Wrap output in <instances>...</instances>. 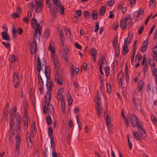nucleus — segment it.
Listing matches in <instances>:
<instances>
[{
	"instance_id": "a19ab883",
	"label": "nucleus",
	"mask_w": 157,
	"mask_h": 157,
	"mask_svg": "<svg viewBox=\"0 0 157 157\" xmlns=\"http://www.w3.org/2000/svg\"><path fill=\"white\" fill-rule=\"evenodd\" d=\"M38 78L39 82L38 85H43V82L42 78L40 75H38Z\"/></svg>"
},
{
	"instance_id": "72a5a7b5",
	"label": "nucleus",
	"mask_w": 157,
	"mask_h": 157,
	"mask_svg": "<svg viewBox=\"0 0 157 157\" xmlns=\"http://www.w3.org/2000/svg\"><path fill=\"white\" fill-rule=\"evenodd\" d=\"M65 31L67 38L68 40V41L71 40L70 33L68 29L67 28L65 29Z\"/></svg>"
},
{
	"instance_id": "09e8293b",
	"label": "nucleus",
	"mask_w": 157,
	"mask_h": 157,
	"mask_svg": "<svg viewBox=\"0 0 157 157\" xmlns=\"http://www.w3.org/2000/svg\"><path fill=\"white\" fill-rule=\"evenodd\" d=\"M62 155L60 154H58L55 152L54 151L52 152V157H61Z\"/></svg>"
},
{
	"instance_id": "13d9d810",
	"label": "nucleus",
	"mask_w": 157,
	"mask_h": 157,
	"mask_svg": "<svg viewBox=\"0 0 157 157\" xmlns=\"http://www.w3.org/2000/svg\"><path fill=\"white\" fill-rule=\"evenodd\" d=\"M90 14V13L89 12L86 11H85L83 13L84 17L87 19L89 18Z\"/></svg>"
},
{
	"instance_id": "864d4df0",
	"label": "nucleus",
	"mask_w": 157,
	"mask_h": 157,
	"mask_svg": "<svg viewBox=\"0 0 157 157\" xmlns=\"http://www.w3.org/2000/svg\"><path fill=\"white\" fill-rule=\"evenodd\" d=\"M46 121L47 124L49 125L51 124L52 121L51 118L50 116H48L46 118Z\"/></svg>"
},
{
	"instance_id": "f3484780",
	"label": "nucleus",
	"mask_w": 157,
	"mask_h": 157,
	"mask_svg": "<svg viewBox=\"0 0 157 157\" xmlns=\"http://www.w3.org/2000/svg\"><path fill=\"white\" fill-rule=\"evenodd\" d=\"M37 40H38V41H39V40H35V39H34V40L32 42L30 45V50L32 54H34L36 51L37 47L36 41Z\"/></svg>"
},
{
	"instance_id": "bb28decb",
	"label": "nucleus",
	"mask_w": 157,
	"mask_h": 157,
	"mask_svg": "<svg viewBox=\"0 0 157 157\" xmlns=\"http://www.w3.org/2000/svg\"><path fill=\"white\" fill-rule=\"evenodd\" d=\"M32 133L31 134V137H34L36 133V128L35 123L33 122L31 124Z\"/></svg>"
},
{
	"instance_id": "ea45409f",
	"label": "nucleus",
	"mask_w": 157,
	"mask_h": 157,
	"mask_svg": "<svg viewBox=\"0 0 157 157\" xmlns=\"http://www.w3.org/2000/svg\"><path fill=\"white\" fill-rule=\"evenodd\" d=\"M38 92L42 95L43 91V85H38Z\"/></svg>"
},
{
	"instance_id": "423d86ee",
	"label": "nucleus",
	"mask_w": 157,
	"mask_h": 157,
	"mask_svg": "<svg viewBox=\"0 0 157 157\" xmlns=\"http://www.w3.org/2000/svg\"><path fill=\"white\" fill-rule=\"evenodd\" d=\"M98 64L99 65L100 71L101 74H103L102 69L105 67V75L107 76L109 75V67H106L107 62L104 56H103L100 59H98Z\"/></svg>"
},
{
	"instance_id": "58836bf2",
	"label": "nucleus",
	"mask_w": 157,
	"mask_h": 157,
	"mask_svg": "<svg viewBox=\"0 0 157 157\" xmlns=\"http://www.w3.org/2000/svg\"><path fill=\"white\" fill-rule=\"evenodd\" d=\"M9 61L11 62H14L16 60V58L14 55H11L9 56Z\"/></svg>"
},
{
	"instance_id": "cd10ccee",
	"label": "nucleus",
	"mask_w": 157,
	"mask_h": 157,
	"mask_svg": "<svg viewBox=\"0 0 157 157\" xmlns=\"http://www.w3.org/2000/svg\"><path fill=\"white\" fill-rule=\"evenodd\" d=\"M148 42V39H146L144 41L141 47V50L142 52H144L147 49V46Z\"/></svg>"
},
{
	"instance_id": "412c9836",
	"label": "nucleus",
	"mask_w": 157,
	"mask_h": 157,
	"mask_svg": "<svg viewBox=\"0 0 157 157\" xmlns=\"http://www.w3.org/2000/svg\"><path fill=\"white\" fill-rule=\"evenodd\" d=\"M48 50L50 52V54L55 53V43L53 41H51L48 48Z\"/></svg>"
},
{
	"instance_id": "b1692460",
	"label": "nucleus",
	"mask_w": 157,
	"mask_h": 157,
	"mask_svg": "<svg viewBox=\"0 0 157 157\" xmlns=\"http://www.w3.org/2000/svg\"><path fill=\"white\" fill-rule=\"evenodd\" d=\"M70 68L71 72V76H73L74 75L77 74L79 72V69L77 67H75V68L72 65L70 66Z\"/></svg>"
},
{
	"instance_id": "f8f14e48",
	"label": "nucleus",
	"mask_w": 157,
	"mask_h": 157,
	"mask_svg": "<svg viewBox=\"0 0 157 157\" xmlns=\"http://www.w3.org/2000/svg\"><path fill=\"white\" fill-rule=\"evenodd\" d=\"M16 140L15 156V157H18L20 151V145L21 142L20 137L18 135L16 136Z\"/></svg>"
},
{
	"instance_id": "a878e982",
	"label": "nucleus",
	"mask_w": 157,
	"mask_h": 157,
	"mask_svg": "<svg viewBox=\"0 0 157 157\" xmlns=\"http://www.w3.org/2000/svg\"><path fill=\"white\" fill-rule=\"evenodd\" d=\"M91 55L93 58V59L94 62H95L96 60V58L97 56V51L94 48H92L90 51Z\"/></svg>"
},
{
	"instance_id": "a18cd8bd",
	"label": "nucleus",
	"mask_w": 157,
	"mask_h": 157,
	"mask_svg": "<svg viewBox=\"0 0 157 157\" xmlns=\"http://www.w3.org/2000/svg\"><path fill=\"white\" fill-rule=\"evenodd\" d=\"M156 0H151L150 2L149 6L151 8H153L155 7Z\"/></svg>"
},
{
	"instance_id": "c9c22d12",
	"label": "nucleus",
	"mask_w": 157,
	"mask_h": 157,
	"mask_svg": "<svg viewBox=\"0 0 157 157\" xmlns=\"http://www.w3.org/2000/svg\"><path fill=\"white\" fill-rule=\"evenodd\" d=\"M133 102L134 104V106L136 105H139L141 104V101L140 99H133Z\"/></svg>"
},
{
	"instance_id": "79ce46f5",
	"label": "nucleus",
	"mask_w": 157,
	"mask_h": 157,
	"mask_svg": "<svg viewBox=\"0 0 157 157\" xmlns=\"http://www.w3.org/2000/svg\"><path fill=\"white\" fill-rule=\"evenodd\" d=\"M107 125L109 132L110 133H111L113 130V127L112 125L110 124Z\"/></svg>"
},
{
	"instance_id": "052dcab7",
	"label": "nucleus",
	"mask_w": 157,
	"mask_h": 157,
	"mask_svg": "<svg viewBox=\"0 0 157 157\" xmlns=\"http://www.w3.org/2000/svg\"><path fill=\"white\" fill-rule=\"evenodd\" d=\"M152 13L146 19V21H145L144 23L146 25L148 24V22L150 20V19L151 17V16H152Z\"/></svg>"
},
{
	"instance_id": "1a4fd4ad",
	"label": "nucleus",
	"mask_w": 157,
	"mask_h": 157,
	"mask_svg": "<svg viewBox=\"0 0 157 157\" xmlns=\"http://www.w3.org/2000/svg\"><path fill=\"white\" fill-rule=\"evenodd\" d=\"M131 18L130 15L127 14L125 17H123L121 20L120 27L123 29H126L127 25L130 22Z\"/></svg>"
},
{
	"instance_id": "f03ea898",
	"label": "nucleus",
	"mask_w": 157,
	"mask_h": 157,
	"mask_svg": "<svg viewBox=\"0 0 157 157\" xmlns=\"http://www.w3.org/2000/svg\"><path fill=\"white\" fill-rule=\"evenodd\" d=\"M36 66L37 70L39 73H40L42 68H44L45 70V74L47 78V80L46 82V86L47 89V91L50 92L52 88L53 87L54 85L52 84V82L50 79H48L47 75L48 74V72L46 71V64L45 60L42 59L40 60L39 58L38 57L36 60Z\"/></svg>"
},
{
	"instance_id": "8fccbe9b",
	"label": "nucleus",
	"mask_w": 157,
	"mask_h": 157,
	"mask_svg": "<svg viewBox=\"0 0 157 157\" xmlns=\"http://www.w3.org/2000/svg\"><path fill=\"white\" fill-rule=\"evenodd\" d=\"M28 7L29 8L30 10L33 11L34 7V5L33 2H31L28 5Z\"/></svg>"
},
{
	"instance_id": "680f3d73",
	"label": "nucleus",
	"mask_w": 157,
	"mask_h": 157,
	"mask_svg": "<svg viewBox=\"0 0 157 157\" xmlns=\"http://www.w3.org/2000/svg\"><path fill=\"white\" fill-rule=\"evenodd\" d=\"M60 38L61 39V43L63 45V41L64 40V34H60Z\"/></svg>"
},
{
	"instance_id": "0eeeda50",
	"label": "nucleus",
	"mask_w": 157,
	"mask_h": 157,
	"mask_svg": "<svg viewBox=\"0 0 157 157\" xmlns=\"http://www.w3.org/2000/svg\"><path fill=\"white\" fill-rule=\"evenodd\" d=\"M23 107L24 110V114L23 118L24 123V128L25 130L27 129L28 127L29 117L27 113V110L28 108V104L26 101L23 103Z\"/></svg>"
},
{
	"instance_id": "39448f33",
	"label": "nucleus",
	"mask_w": 157,
	"mask_h": 157,
	"mask_svg": "<svg viewBox=\"0 0 157 157\" xmlns=\"http://www.w3.org/2000/svg\"><path fill=\"white\" fill-rule=\"evenodd\" d=\"M54 3V7L52 12L51 13L54 17H56L59 12L62 15L64 13V8L63 6L60 5L58 0H53Z\"/></svg>"
},
{
	"instance_id": "473e14b6",
	"label": "nucleus",
	"mask_w": 157,
	"mask_h": 157,
	"mask_svg": "<svg viewBox=\"0 0 157 157\" xmlns=\"http://www.w3.org/2000/svg\"><path fill=\"white\" fill-rule=\"evenodd\" d=\"M121 114L124 120V122L126 125L127 126H128L129 125V122L128 119L125 117L124 113L123 110L121 111Z\"/></svg>"
},
{
	"instance_id": "69168bd1",
	"label": "nucleus",
	"mask_w": 157,
	"mask_h": 157,
	"mask_svg": "<svg viewBox=\"0 0 157 157\" xmlns=\"http://www.w3.org/2000/svg\"><path fill=\"white\" fill-rule=\"evenodd\" d=\"M12 16L13 17L16 18H18L19 17V14L16 12L15 13H13L12 15Z\"/></svg>"
},
{
	"instance_id": "4d7b16f0",
	"label": "nucleus",
	"mask_w": 157,
	"mask_h": 157,
	"mask_svg": "<svg viewBox=\"0 0 157 157\" xmlns=\"http://www.w3.org/2000/svg\"><path fill=\"white\" fill-rule=\"evenodd\" d=\"M48 133L49 136H51L52 133V127H50L48 128Z\"/></svg>"
},
{
	"instance_id": "6e6d98bb",
	"label": "nucleus",
	"mask_w": 157,
	"mask_h": 157,
	"mask_svg": "<svg viewBox=\"0 0 157 157\" xmlns=\"http://www.w3.org/2000/svg\"><path fill=\"white\" fill-rule=\"evenodd\" d=\"M75 46L76 48L78 49H80L82 48V47L81 45L77 42H75Z\"/></svg>"
},
{
	"instance_id": "f704fd0d",
	"label": "nucleus",
	"mask_w": 157,
	"mask_h": 157,
	"mask_svg": "<svg viewBox=\"0 0 157 157\" xmlns=\"http://www.w3.org/2000/svg\"><path fill=\"white\" fill-rule=\"evenodd\" d=\"M144 86L143 82L142 80H140L138 83V87L139 88L138 91L141 90Z\"/></svg>"
},
{
	"instance_id": "5701e85b",
	"label": "nucleus",
	"mask_w": 157,
	"mask_h": 157,
	"mask_svg": "<svg viewBox=\"0 0 157 157\" xmlns=\"http://www.w3.org/2000/svg\"><path fill=\"white\" fill-rule=\"evenodd\" d=\"M127 39H124V45L123 46L122 48L123 54L124 55L126 54L128 51V44H127Z\"/></svg>"
},
{
	"instance_id": "37998d69",
	"label": "nucleus",
	"mask_w": 157,
	"mask_h": 157,
	"mask_svg": "<svg viewBox=\"0 0 157 157\" xmlns=\"http://www.w3.org/2000/svg\"><path fill=\"white\" fill-rule=\"evenodd\" d=\"M147 58L146 55H144L143 56V60L142 64L143 66L147 65V60L145 61Z\"/></svg>"
},
{
	"instance_id": "f257e3e1",
	"label": "nucleus",
	"mask_w": 157,
	"mask_h": 157,
	"mask_svg": "<svg viewBox=\"0 0 157 157\" xmlns=\"http://www.w3.org/2000/svg\"><path fill=\"white\" fill-rule=\"evenodd\" d=\"M6 111L5 112V117L7 120L10 119V127L11 129L14 127L15 129L17 130V132L19 133L20 130L21 119L20 115L18 113H15V116L14 113L16 112V110L15 108L12 109L11 113L8 116V110L7 106L6 107Z\"/></svg>"
},
{
	"instance_id": "3c124183",
	"label": "nucleus",
	"mask_w": 157,
	"mask_h": 157,
	"mask_svg": "<svg viewBox=\"0 0 157 157\" xmlns=\"http://www.w3.org/2000/svg\"><path fill=\"white\" fill-rule=\"evenodd\" d=\"M106 87L107 88L108 93L109 94H110L111 91V89L110 84L107 83L106 84Z\"/></svg>"
},
{
	"instance_id": "6e6552de",
	"label": "nucleus",
	"mask_w": 157,
	"mask_h": 157,
	"mask_svg": "<svg viewBox=\"0 0 157 157\" xmlns=\"http://www.w3.org/2000/svg\"><path fill=\"white\" fill-rule=\"evenodd\" d=\"M31 24L32 27L35 30L34 34L35 40H39V35L40 34V30L39 29V25L37 24V21L35 18H33L31 20Z\"/></svg>"
},
{
	"instance_id": "de8ad7c7",
	"label": "nucleus",
	"mask_w": 157,
	"mask_h": 157,
	"mask_svg": "<svg viewBox=\"0 0 157 157\" xmlns=\"http://www.w3.org/2000/svg\"><path fill=\"white\" fill-rule=\"evenodd\" d=\"M133 37L132 36H130L129 34H128V36L127 38H125L124 39H127V44L130 43L131 40H132Z\"/></svg>"
},
{
	"instance_id": "5fc2aeb1",
	"label": "nucleus",
	"mask_w": 157,
	"mask_h": 157,
	"mask_svg": "<svg viewBox=\"0 0 157 157\" xmlns=\"http://www.w3.org/2000/svg\"><path fill=\"white\" fill-rule=\"evenodd\" d=\"M44 35L45 38H48L49 36L50 33L48 30H46L44 32Z\"/></svg>"
},
{
	"instance_id": "603ef678",
	"label": "nucleus",
	"mask_w": 157,
	"mask_h": 157,
	"mask_svg": "<svg viewBox=\"0 0 157 157\" xmlns=\"http://www.w3.org/2000/svg\"><path fill=\"white\" fill-rule=\"evenodd\" d=\"M151 121L153 122V123L155 125L157 126V118L155 117L151 116Z\"/></svg>"
},
{
	"instance_id": "4be33fe9",
	"label": "nucleus",
	"mask_w": 157,
	"mask_h": 157,
	"mask_svg": "<svg viewBox=\"0 0 157 157\" xmlns=\"http://www.w3.org/2000/svg\"><path fill=\"white\" fill-rule=\"evenodd\" d=\"M64 91V90L63 88H59L57 93V99L59 101L60 100L64 99L62 93Z\"/></svg>"
},
{
	"instance_id": "bf43d9fd",
	"label": "nucleus",
	"mask_w": 157,
	"mask_h": 157,
	"mask_svg": "<svg viewBox=\"0 0 157 157\" xmlns=\"http://www.w3.org/2000/svg\"><path fill=\"white\" fill-rule=\"evenodd\" d=\"M46 3V7L49 9V11H50V10H52V5L49 3V2Z\"/></svg>"
},
{
	"instance_id": "e433bc0d",
	"label": "nucleus",
	"mask_w": 157,
	"mask_h": 157,
	"mask_svg": "<svg viewBox=\"0 0 157 157\" xmlns=\"http://www.w3.org/2000/svg\"><path fill=\"white\" fill-rule=\"evenodd\" d=\"M106 10V7L104 6L101 7L100 11V16H102L105 13Z\"/></svg>"
},
{
	"instance_id": "e2e57ef3",
	"label": "nucleus",
	"mask_w": 157,
	"mask_h": 157,
	"mask_svg": "<svg viewBox=\"0 0 157 157\" xmlns=\"http://www.w3.org/2000/svg\"><path fill=\"white\" fill-rule=\"evenodd\" d=\"M99 25L98 23H97L96 24L95 27L94 29V31L96 32L99 29Z\"/></svg>"
},
{
	"instance_id": "6ab92c4d",
	"label": "nucleus",
	"mask_w": 157,
	"mask_h": 157,
	"mask_svg": "<svg viewBox=\"0 0 157 157\" xmlns=\"http://www.w3.org/2000/svg\"><path fill=\"white\" fill-rule=\"evenodd\" d=\"M124 74L121 71L120 72L118 77V85L120 88H121L122 86V80L124 78Z\"/></svg>"
},
{
	"instance_id": "aec40b11",
	"label": "nucleus",
	"mask_w": 157,
	"mask_h": 157,
	"mask_svg": "<svg viewBox=\"0 0 157 157\" xmlns=\"http://www.w3.org/2000/svg\"><path fill=\"white\" fill-rule=\"evenodd\" d=\"M55 79L56 82L58 84L60 85L63 84V80L58 74L56 73L55 74Z\"/></svg>"
},
{
	"instance_id": "c03bdc74",
	"label": "nucleus",
	"mask_w": 157,
	"mask_h": 157,
	"mask_svg": "<svg viewBox=\"0 0 157 157\" xmlns=\"http://www.w3.org/2000/svg\"><path fill=\"white\" fill-rule=\"evenodd\" d=\"M82 13V12L81 10H78L75 12L74 14L75 16L76 17H78L81 15Z\"/></svg>"
},
{
	"instance_id": "774afa93",
	"label": "nucleus",
	"mask_w": 157,
	"mask_h": 157,
	"mask_svg": "<svg viewBox=\"0 0 157 157\" xmlns=\"http://www.w3.org/2000/svg\"><path fill=\"white\" fill-rule=\"evenodd\" d=\"M2 44L6 48H8L10 46V44L9 43L2 42Z\"/></svg>"
},
{
	"instance_id": "dca6fc26",
	"label": "nucleus",
	"mask_w": 157,
	"mask_h": 157,
	"mask_svg": "<svg viewBox=\"0 0 157 157\" xmlns=\"http://www.w3.org/2000/svg\"><path fill=\"white\" fill-rule=\"evenodd\" d=\"M31 136H30L28 132H27L25 134L27 144L29 150L31 149L33 144V142L31 139Z\"/></svg>"
},
{
	"instance_id": "4468645a",
	"label": "nucleus",
	"mask_w": 157,
	"mask_h": 157,
	"mask_svg": "<svg viewBox=\"0 0 157 157\" xmlns=\"http://www.w3.org/2000/svg\"><path fill=\"white\" fill-rule=\"evenodd\" d=\"M35 3L36 4L35 10L37 13H40L41 11L43 6V2L42 0H35Z\"/></svg>"
},
{
	"instance_id": "338daca9",
	"label": "nucleus",
	"mask_w": 157,
	"mask_h": 157,
	"mask_svg": "<svg viewBox=\"0 0 157 157\" xmlns=\"http://www.w3.org/2000/svg\"><path fill=\"white\" fill-rule=\"evenodd\" d=\"M2 29L3 31L2 32L6 33L8 31V29L7 28L6 25H4L2 27Z\"/></svg>"
},
{
	"instance_id": "20e7f679",
	"label": "nucleus",
	"mask_w": 157,
	"mask_h": 157,
	"mask_svg": "<svg viewBox=\"0 0 157 157\" xmlns=\"http://www.w3.org/2000/svg\"><path fill=\"white\" fill-rule=\"evenodd\" d=\"M130 121L134 126L137 127L140 135L144 139L146 137L145 132L142 125L139 123V121L136 116L132 114Z\"/></svg>"
},
{
	"instance_id": "4c0bfd02",
	"label": "nucleus",
	"mask_w": 157,
	"mask_h": 157,
	"mask_svg": "<svg viewBox=\"0 0 157 157\" xmlns=\"http://www.w3.org/2000/svg\"><path fill=\"white\" fill-rule=\"evenodd\" d=\"M133 136L134 138L137 140H140V138L138 132L137 131H133Z\"/></svg>"
},
{
	"instance_id": "c85d7f7f",
	"label": "nucleus",
	"mask_w": 157,
	"mask_h": 157,
	"mask_svg": "<svg viewBox=\"0 0 157 157\" xmlns=\"http://www.w3.org/2000/svg\"><path fill=\"white\" fill-rule=\"evenodd\" d=\"M60 106L62 112L63 114L66 113L65 105L64 99L60 100Z\"/></svg>"
},
{
	"instance_id": "9d476101",
	"label": "nucleus",
	"mask_w": 157,
	"mask_h": 157,
	"mask_svg": "<svg viewBox=\"0 0 157 157\" xmlns=\"http://www.w3.org/2000/svg\"><path fill=\"white\" fill-rule=\"evenodd\" d=\"M97 101L96 103V109L97 112V113L98 117V118L100 117L101 116L102 114V109L101 107V97L98 94V92Z\"/></svg>"
},
{
	"instance_id": "9b49d317",
	"label": "nucleus",
	"mask_w": 157,
	"mask_h": 157,
	"mask_svg": "<svg viewBox=\"0 0 157 157\" xmlns=\"http://www.w3.org/2000/svg\"><path fill=\"white\" fill-rule=\"evenodd\" d=\"M63 50H61L59 52V54L61 58L64 61H67V54L69 52V50L68 47L63 45Z\"/></svg>"
},
{
	"instance_id": "0e129e2a",
	"label": "nucleus",
	"mask_w": 157,
	"mask_h": 157,
	"mask_svg": "<svg viewBox=\"0 0 157 157\" xmlns=\"http://www.w3.org/2000/svg\"><path fill=\"white\" fill-rule=\"evenodd\" d=\"M92 18L94 20H96L98 18V16L97 13H93L92 15Z\"/></svg>"
},
{
	"instance_id": "ddd939ff",
	"label": "nucleus",
	"mask_w": 157,
	"mask_h": 157,
	"mask_svg": "<svg viewBox=\"0 0 157 157\" xmlns=\"http://www.w3.org/2000/svg\"><path fill=\"white\" fill-rule=\"evenodd\" d=\"M117 38L115 37L113 40L112 44L115 52V55L117 57L119 56L120 53L119 46L117 44Z\"/></svg>"
},
{
	"instance_id": "393cba45",
	"label": "nucleus",
	"mask_w": 157,
	"mask_h": 157,
	"mask_svg": "<svg viewBox=\"0 0 157 157\" xmlns=\"http://www.w3.org/2000/svg\"><path fill=\"white\" fill-rule=\"evenodd\" d=\"M150 63L151 65V69L152 72L155 75L157 76V70H156L155 66V62L153 60H151L150 61Z\"/></svg>"
},
{
	"instance_id": "7c9ffc66",
	"label": "nucleus",
	"mask_w": 157,
	"mask_h": 157,
	"mask_svg": "<svg viewBox=\"0 0 157 157\" xmlns=\"http://www.w3.org/2000/svg\"><path fill=\"white\" fill-rule=\"evenodd\" d=\"M104 116L105 117V120L106 122L107 125L110 124H111V119L110 118L108 115L107 111H105L104 113Z\"/></svg>"
},
{
	"instance_id": "2f4dec72",
	"label": "nucleus",
	"mask_w": 157,
	"mask_h": 157,
	"mask_svg": "<svg viewBox=\"0 0 157 157\" xmlns=\"http://www.w3.org/2000/svg\"><path fill=\"white\" fill-rule=\"evenodd\" d=\"M2 38L3 39L6 40L7 41H9L10 38L8 35L7 32L4 33L2 32L1 33Z\"/></svg>"
},
{
	"instance_id": "49530a36",
	"label": "nucleus",
	"mask_w": 157,
	"mask_h": 157,
	"mask_svg": "<svg viewBox=\"0 0 157 157\" xmlns=\"http://www.w3.org/2000/svg\"><path fill=\"white\" fill-rule=\"evenodd\" d=\"M76 119V120L77 123L78 124V126L79 129H80L82 127V124L81 123L79 122L78 118V115H77L75 117Z\"/></svg>"
},
{
	"instance_id": "a211bd4d",
	"label": "nucleus",
	"mask_w": 157,
	"mask_h": 157,
	"mask_svg": "<svg viewBox=\"0 0 157 157\" xmlns=\"http://www.w3.org/2000/svg\"><path fill=\"white\" fill-rule=\"evenodd\" d=\"M13 85L15 87H17L19 86V80L18 74L17 73H14L13 77Z\"/></svg>"
},
{
	"instance_id": "7ed1b4c3",
	"label": "nucleus",
	"mask_w": 157,
	"mask_h": 157,
	"mask_svg": "<svg viewBox=\"0 0 157 157\" xmlns=\"http://www.w3.org/2000/svg\"><path fill=\"white\" fill-rule=\"evenodd\" d=\"M51 100L50 92L47 91L45 95V103L44 107H43V112L44 113H47L48 115L53 114L54 113L53 107L49 104Z\"/></svg>"
},
{
	"instance_id": "2eb2a0df",
	"label": "nucleus",
	"mask_w": 157,
	"mask_h": 157,
	"mask_svg": "<svg viewBox=\"0 0 157 157\" xmlns=\"http://www.w3.org/2000/svg\"><path fill=\"white\" fill-rule=\"evenodd\" d=\"M52 61L53 62L56 68H57L59 65L58 58L56 53L50 54Z\"/></svg>"
},
{
	"instance_id": "c756f323",
	"label": "nucleus",
	"mask_w": 157,
	"mask_h": 157,
	"mask_svg": "<svg viewBox=\"0 0 157 157\" xmlns=\"http://www.w3.org/2000/svg\"><path fill=\"white\" fill-rule=\"evenodd\" d=\"M125 79L126 82L127 83L129 82V77L128 75V70L127 66V63L125 65Z\"/></svg>"
}]
</instances>
